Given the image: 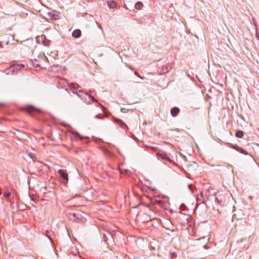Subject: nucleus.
Listing matches in <instances>:
<instances>
[{"mask_svg":"<svg viewBox=\"0 0 259 259\" xmlns=\"http://www.w3.org/2000/svg\"><path fill=\"white\" fill-rule=\"evenodd\" d=\"M22 110L27 112L30 115H32L34 112H38L40 111L39 109L31 105H27L22 108Z\"/></svg>","mask_w":259,"mask_h":259,"instance_id":"f257e3e1","label":"nucleus"},{"mask_svg":"<svg viewBox=\"0 0 259 259\" xmlns=\"http://www.w3.org/2000/svg\"><path fill=\"white\" fill-rule=\"evenodd\" d=\"M58 172L64 180H66V181H68V177L66 170L60 169L58 170Z\"/></svg>","mask_w":259,"mask_h":259,"instance_id":"f03ea898","label":"nucleus"},{"mask_svg":"<svg viewBox=\"0 0 259 259\" xmlns=\"http://www.w3.org/2000/svg\"><path fill=\"white\" fill-rule=\"evenodd\" d=\"M180 112V109L178 107H174L171 109V114L173 117H176Z\"/></svg>","mask_w":259,"mask_h":259,"instance_id":"7ed1b4c3","label":"nucleus"},{"mask_svg":"<svg viewBox=\"0 0 259 259\" xmlns=\"http://www.w3.org/2000/svg\"><path fill=\"white\" fill-rule=\"evenodd\" d=\"M32 63L36 69H38L41 66V64L40 63H38L36 59H34L33 61H32Z\"/></svg>","mask_w":259,"mask_h":259,"instance_id":"20e7f679","label":"nucleus"},{"mask_svg":"<svg viewBox=\"0 0 259 259\" xmlns=\"http://www.w3.org/2000/svg\"><path fill=\"white\" fill-rule=\"evenodd\" d=\"M156 155H157L158 159L162 158L163 159H166L168 161H170L169 158L167 157V156L165 154L157 153Z\"/></svg>","mask_w":259,"mask_h":259,"instance_id":"39448f33","label":"nucleus"},{"mask_svg":"<svg viewBox=\"0 0 259 259\" xmlns=\"http://www.w3.org/2000/svg\"><path fill=\"white\" fill-rule=\"evenodd\" d=\"M72 35L73 37L78 38L81 35V31L79 29H76L73 31Z\"/></svg>","mask_w":259,"mask_h":259,"instance_id":"423d86ee","label":"nucleus"},{"mask_svg":"<svg viewBox=\"0 0 259 259\" xmlns=\"http://www.w3.org/2000/svg\"><path fill=\"white\" fill-rule=\"evenodd\" d=\"M116 3L113 1H110L108 2V6L110 8H114L116 6Z\"/></svg>","mask_w":259,"mask_h":259,"instance_id":"0eeeda50","label":"nucleus"},{"mask_svg":"<svg viewBox=\"0 0 259 259\" xmlns=\"http://www.w3.org/2000/svg\"><path fill=\"white\" fill-rule=\"evenodd\" d=\"M4 193V196L6 198H9L11 196V194H12L11 192L8 191L7 188H6L5 189Z\"/></svg>","mask_w":259,"mask_h":259,"instance_id":"6e6552de","label":"nucleus"},{"mask_svg":"<svg viewBox=\"0 0 259 259\" xmlns=\"http://www.w3.org/2000/svg\"><path fill=\"white\" fill-rule=\"evenodd\" d=\"M143 4L140 2H137L135 4V8L139 10H141L142 9V8L143 7Z\"/></svg>","mask_w":259,"mask_h":259,"instance_id":"1a4fd4ad","label":"nucleus"},{"mask_svg":"<svg viewBox=\"0 0 259 259\" xmlns=\"http://www.w3.org/2000/svg\"><path fill=\"white\" fill-rule=\"evenodd\" d=\"M236 136L237 137V138H242V137L243 136V132L242 131H238L236 133Z\"/></svg>","mask_w":259,"mask_h":259,"instance_id":"9d476101","label":"nucleus"},{"mask_svg":"<svg viewBox=\"0 0 259 259\" xmlns=\"http://www.w3.org/2000/svg\"><path fill=\"white\" fill-rule=\"evenodd\" d=\"M42 42L46 46H48L50 44V41L49 40H44Z\"/></svg>","mask_w":259,"mask_h":259,"instance_id":"9b49d317","label":"nucleus"},{"mask_svg":"<svg viewBox=\"0 0 259 259\" xmlns=\"http://www.w3.org/2000/svg\"><path fill=\"white\" fill-rule=\"evenodd\" d=\"M39 58L41 59H42V60H43L44 61H46V60H48V59H47V57H46L45 56V55H40V56H39Z\"/></svg>","mask_w":259,"mask_h":259,"instance_id":"f8f14e48","label":"nucleus"},{"mask_svg":"<svg viewBox=\"0 0 259 259\" xmlns=\"http://www.w3.org/2000/svg\"><path fill=\"white\" fill-rule=\"evenodd\" d=\"M119 121L121 122V123H122L121 126H122V127H123V126H126V125H125V124L124 123H122L120 120H119Z\"/></svg>","mask_w":259,"mask_h":259,"instance_id":"ddd939ff","label":"nucleus"},{"mask_svg":"<svg viewBox=\"0 0 259 259\" xmlns=\"http://www.w3.org/2000/svg\"><path fill=\"white\" fill-rule=\"evenodd\" d=\"M5 105V104L3 103H0V106H4Z\"/></svg>","mask_w":259,"mask_h":259,"instance_id":"4468645a","label":"nucleus"},{"mask_svg":"<svg viewBox=\"0 0 259 259\" xmlns=\"http://www.w3.org/2000/svg\"><path fill=\"white\" fill-rule=\"evenodd\" d=\"M204 247L205 248V249H207V245L206 244H205L204 246Z\"/></svg>","mask_w":259,"mask_h":259,"instance_id":"2eb2a0df","label":"nucleus"},{"mask_svg":"<svg viewBox=\"0 0 259 259\" xmlns=\"http://www.w3.org/2000/svg\"><path fill=\"white\" fill-rule=\"evenodd\" d=\"M135 74L137 76H138L139 77H140V76L139 75V74H138V73L137 72H135Z\"/></svg>","mask_w":259,"mask_h":259,"instance_id":"dca6fc26","label":"nucleus"},{"mask_svg":"<svg viewBox=\"0 0 259 259\" xmlns=\"http://www.w3.org/2000/svg\"><path fill=\"white\" fill-rule=\"evenodd\" d=\"M188 187H189V189L191 190V185H189Z\"/></svg>","mask_w":259,"mask_h":259,"instance_id":"f3484780","label":"nucleus"},{"mask_svg":"<svg viewBox=\"0 0 259 259\" xmlns=\"http://www.w3.org/2000/svg\"><path fill=\"white\" fill-rule=\"evenodd\" d=\"M96 117H98V118H100V117H99V114L97 115Z\"/></svg>","mask_w":259,"mask_h":259,"instance_id":"a211bd4d","label":"nucleus"},{"mask_svg":"<svg viewBox=\"0 0 259 259\" xmlns=\"http://www.w3.org/2000/svg\"><path fill=\"white\" fill-rule=\"evenodd\" d=\"M46 233H47V235H48V231H47Z\"/></svg>","mask_w":259,"mask_h":259,"instance_id":"6ab92c4d","label":"nucleus"}]
</instances>
